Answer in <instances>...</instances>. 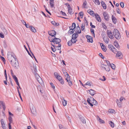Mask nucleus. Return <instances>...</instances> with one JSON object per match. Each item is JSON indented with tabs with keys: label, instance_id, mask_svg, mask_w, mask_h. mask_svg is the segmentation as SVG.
I'll use <instances>...</instances> for the list:
<instances>
[{
	"label": "nucleus",
	"instance_id": "f257e3e1",
	"mask_svg": "<svg viewBox=\"0 0 129 129\" xmlns=\"http://www.w3.org/2000/svg\"><path fill=\"white\" fill-rule=\"evenodd\" d=\"M8 59L14 68L16 69L18 68L19 66V63L15 55H11L9 56Z\"/></svg>",
	"mask_w": 129,
	"mask_h": 129
},
{
	"label": "nucleus",
	"instance_id": "f03ea898",
	"mask_svg": "<svg viewBox=\"0 0 129 129\" xmlns=\"http://www.w3.org/2000/svg\"><path fill=\"white\" fill-rule=\"evenodd\" d=\"M113 33L115 38L117 39H119L121 38V35L120 32L116 29H114L113 31Z\"/></svg>",
	"mask_w": 129,
	"mask_h": 129
},
{
	"label": "nucleus",
	"instance_id": "7ed1b4c3",
	"mask_svg": "<svg viewBox=\"0 0 129 129\" xmlns=\"http://www.w3.org/2000/svg\"><path fill=\"white\" fill-rule=\"evenodd\" d=\"M107 34L108 37L111 39H114L113 36L110 30H108L107 31Z\"/></svg>",
	"mask_w": 129,
	"mask_h": 129
},
{
	"label": "nucleus",
	"instance_id": "20e7f679",
	"mask_svg": "<svg viewBox=\"0 0 129 129\" xmlns=\"http://www.w3.org/2000/svg\"><path fill=\"white\" fill-rule=\"evenodd\" d=\"M103 15L105 19L107 21H108L109 18V15L108 13L106 12H104L103 13Z\"/></svg>",
	"mask_w": 129,
	"mask_h": 129
},
{
	"label": "nucleus",
	"instance_id": "39448f33",
	"mask_svg": "<svg viewBox=\"0 0 129 129\" xmlns=\"http://www.w3.org/2000/svg\"><path fill=\"white\" fill-rule=\"evenodd\" d=\"M48 33L50 35L54 37H55V35H56V33L54 30H52L48 31Z\"/></svg>",
	"mask_w": 129,
	"mask_h": 129
},
{
	"label": "nucleus",
	"instance_id": "423d86ee",
	"mask_svg": "<svg viewBox=\"0 0 129 129\" xmlns=\"http://www.w3.org/2000/svg\"><path fill=\"white\" fill-rule=\"evenodd\" d=\"M61 40L60 39L56 38L55 37H54L53 42L54 44H59V43L61 42Z\"/></svg>",
	"mask_w": 129,
	"mask_h": 129
},
{
	"label": "nucleus",
	"instance_id": "0eeeda50",
	"mask_svg": "<svg viewBox=\"0 0 129 129\" xmlns=\"http://www.w3.org/2000/svg\"><path fill=\"white\" fill-rule=\"evenodd\" d=\"M64 5L66 6H67L68 7V10L69 13L70 14L72 13V9L71 8L70 5L68 3H66L64 4Z\"/></svg>",
	"mask_w": 129,
	"mask_h": 129
},
{
	"label": "nucleus",
	"instance_id": "6e6552de",
	"mask_svg": "<svg viewBox=\"0 0 129 129\" xmlns=\"http://www.w3.org/2000/svg\"><path fill=\"white\" fill-rule=\"evenodd\" d=\"M86 38L87 39V41L88 42H90L92 43L93 42L92 38L90 36L88 35H86Z\"/></svg>",
	"mask_w": 129,
	"mask_h": 129
},
{
	"label": "nucleus",
	"instance_id": "1a4fd4ad",
	"mask_svg": "<svg viewBox=\"0 0 129 129\" xmlns=\"http://www.w3.org/2000/svg\"><path fill=\"white\" fill-rule=\"evenodd\" d=\"M64 74L65 75V76L66 77V80L67 81V82H68L70 80V76L66 72H64Z\"/></svg>",
	"mask_w": 129,
	"mask_h": 129
},
{
	"label": "nucleus",
	"instance_id": "9d476101",
	"mask_svg": "<svg viewBox=\"0 0 129 129\" xmlns=\"http://www.w3.org/2000/svg\"><path fill=\"white\" fill-rule=\"evenodd\" d=\"M37 80L40 83V84L42 85L44 83L43 81V80L39 76V77H38V78H37Z\"/></svg>",
	"mask_w": 129,
	"mask_h": 129
},
{
	"label": "nucleus",
	"instance_id": "9b49d317",
	"mask_svg": "<svg viewBox=\"0 0 129 129\" xmlns=\"http://www.w3.org/2000/svg\"><path fill=\"white\" fill-rule=\"evenodd\" d=\"M78 35L77 33H74L72 35V39L77 40L76 38L78 36Z\"/></svg>",
	"mask_w": 129,
	"mask_h": 129
},
{
	"label": "nucleus",
	"instance_id": "f8f14e48",
	"mask_svg": "<svg viewBox=\"0 0 129 129\" xmlns=\"http://www.w3.org/2000/svg\"><path fill=\"white\" fill-rule=\"evenodd\" d=\"M102 65L105 66V67H104L103 66H101L102 68H103L106 71H109L110 70V69L109 68V66H107L106 65L104 64H102Z\"/></svg>",
	"mask_w": 129,
	"mask_h": 129
},
{
	"label": "nucleus",
	"instance_id": "ddd939ff",
	"mask_svg": "<svg viewBox=\"0 0 129 129\" xmlns=\"http://www.w3.org/2000/svg\"><path fill=\"white\" fill-rule=\"evenodd\" d=\"M102 6L103 8L104 9H106L107 8V6L105 3L103 1H102L101 2Z\"/></svg>",
	"mask_w": 129,
	"mask_h": 129
},
{
	"label": "nucleus",
	"instance_id": "4468645a",
	"mask_svg": "<svg viewBox=\"0 0 129 129\" xmlns=\"http://www.w3.org/2000/svg\"><path fill=\"white\" fill-rule=\"evenodd\" d=\"M61 99H62L63 100V101H62V104L63 106H66L67 102V101L64 100L63 97H62L61 98Z\"/></svg>",
	"mask_w": 129,
	"mask_h": 129
},
{
	"label": "nucleus",
	"instance_id": "2eb2a0df",
	"mask_svg": "<svg viewBox=\"0 0 129 129\" xmlns=\"http://www.w3.org/2000/svg\"><path fill=\"white\" fill-rule=\"evenodd\" d=\"M95 17L97 20L99 22H101V21L100 17L98 14L95 15Z\"/></svg>",
	"mask_w": 129,
	"mask_h": 129
},
{
	"label": "nucleus",
	"instance_id": "dca6fc26",
	"mask_svg": "<svg viewBox=\"0 0 129 129\" xmlns=\"http://www.w3.org/2000/svg\"><path fill=\"white\" fill-rule=\"evenodd\" d=\"M70 30L68 31V33L69 34H72L74 32L73 30L74 29H73L72 27H69Z\"/></svg>",
	"mask_w": 129,
	"mask_h": 129
},
{
	"label": "nucleus",
	"instance_id": "f3484780",
	"mask_svg": "<svg viewBox=\"0 0 129 129\" xmlns=\"http://www.w3.org/2000/svg\"><path fill=\"white\" fill-rule=\"evenodd\" d=\"M89 93L92 96L94 95L95 93V91L92 89L89 90Z\"/></svg>",
	"mask_w": 129,
	"mask_h": 129
},
{
	"label": "nucleus",
	"instance_id": "a211bd4d",
	"mask_svg": "<svg viewBox=\"0 0 129 129\" xmlns=\"http://www.w3.org/2000/svg\"><path fill=\"white\" fill-rule=\"evenodd\" d=\"M112 19L113 23L114 24H115L117 22V20L115 17L113 16V15L112 16Z\"/></svg>",
	"mask_w": 129,
	"mask_h": 129
},
{
	"label": "nucleus",
	"instance_id": "6ab92c4d",
	"mask_svg": "<svg viewBox=\"0 0 129 129\" xmlns=\"http://www.w3.org/2000/svg\"><path fill=\"white\" fill-rule=\"evenodd\" d=\"M30 110L32 113L34 114V113L36 112V109L34 106H32L31 108H30Z\"/></svg>",
	"mask_w": 129,
	"mask_h": 129
},
{
	"label": "nucleus",
	"instance_id": "aec40b11",
	"mask_svg": "<svg viewBox=\"0 0 129 129\" xmlns=\"http://www.w3.org/2000/svg\"><path fill=\"white\" fill-rule=\"evenodd\" d=\"M33 66L34 68V71H33V72L34 74H36V72H37L36 65L35 64H34Z\"/></svg>",
	"mask_w": 129,
	"mask_h": 129
},
{
	"label": "nucleus",
	"instance_id": "412c9836",
	"mask_svg": "<svg viewBox=\"0 0 129 129\" xmlns=\"http://www.w3.org/2000/svg\"><path fill=\"white\" fill-rule=\"evenodd\" d=\"M50 4L51 8L53 7L54 6V0H50Z\"/></svg>",
	"mask_w": 129,
	"mask_h": 129
},
{
	"label": "nucleus",
	"instance_id": "4be33fe9",
	"mask_svg": "<svg viewBox=\"0 0 129 129\" xmlns=\"http://www.w3.org/2000/svg\"><path fill=\"white\" fill-rule=\"evenodd\" d=\"M87 12L91 15H93L94 14V13L93 11H91L89 9L88 10Z\"/></svg>",
	"mask_w": 129,
	"mask_h": 129
},
{
	"label": "nucleus",
	"instance_id": "5701e85b",
	"mask_svg": "<svg viewBox=\"0 0 129 129\" xmlns=\"http://www.w3.org/2000/svg\"><path fill=\"white\" fill-rule=\"evenodd\" d=\"M116 102L117 104V105L119 107L121 108L122 107L121 106V102H119V101L118 99H117Z\"/></svg>",
	"mask_w": 129,
	"mask_h": 129
},
{
	"label": "nucleus",
	"instance_id": "b1692460",
	"mask_svg": "<svg viewBox=\"0 0 129 129\" xmlns=\"http://www.w3.org/2000/svg\"><path fill=\"white\" fill-rule=\"evenodd\" d=\"M87 2L86 0H84V2H83V4L82 5V7H83V8H86V6L87 5Z\"/></svg>",
	"mask_w": 129,
	"mask_h": 129
},
{
	"label": "nucleus",
	"instance_id": "393cba45",
	"mask_svg": "<svg viewBox=\"0 0 129 129\" xmlns=\"http://www.w3.org/2000/svg\"><path fill=\"white\" fill-rule=\"evenodd\" d=\"M30 30L34 33H35L36 31L35 28L32 26H30Z\"/></svg>",
	"mask_w": 129,
	"mask_h": 129
},
{
	"label": "nucleus",
	"instance_id": "a878e982",
	"mask_svg": "<svg viewBox=\"0 0 129 129\" xmlns=\"http://www.w3.org/2000/svg\"><path fill=\"white\" fill-rule=\"evenodd\" d=\"M48 39L51 42H53L54 40V37L51 36L48 37Z\"/></svg>",
	"mask_w": 129,
	"mask_h": 129
},
{
	"label": "nucleus",
	"instance_id": "bb28decb",
	"mask_svg": "<svg viewBox=\"0 0 129 129\" xmlns=\"http://www.w3.org/2000/svg\"><path fill=\"white\" fill-rule=\"evenodd\" d=\"M103 39L105 42L106 43L108 44L109 41V39L107 37H106L105 38H103Z\"/></svg>",
	"mask_w": 129,
	"mask_h": 129
},
{
	"label": "nucleus",
	"instance_id": "cd10ccee",
	"mask_svg": "<svg viewBox=\"0 0 129 129\" xmlns=\"http://www.w3.org/2000/svg\"><path fill=\"white\" fill-rule=\"evenodd\" d=\"M122 54V53L120 51H118V52H117V53L116 56L118 57H120V56Z\"/></svg>",
	"mask_w": 129,
	"mask_h": 129
},
{
	"label": "nucleus",
	"instance_id": "c85d7f7f",
	"mask_svg": "<svg viewBox=\"0 0 129 129\" xmlns=\"http://www.w3.org/2000/svg\"><path fill=\"white\" fill-rule=\"evenodd\" d=\"M109 123L110 124V126L112 128H113L114 126V124L113 122L111 121H109Z\"/></svg>",
	"mask_w": 129,
	"mask_h": 129
},
{
	"label": "nucleus",
	"instance_id": "c756f323",
	"mask_svg": "<svg viewBox=\"0 0 129 129\" xmlns=\"http://www.w3.org/2000/svg\"><path fill=\"white\" fill-rule=\"evenodd\" d=\"M97 119L99 121V122L101 123H105V122L102 119L99 117L97 118Z\"/></svg>",
	"mask_w": 129,
	"mask_h": 129
},
{
	"label": "nucleus",
	"instance_id": "7c9ffc66",
	"mask_svg": "<svg viewBox=\"0 0 129 129\" xmlns=\"http://www.w3.org/2000/svg\"><path fill=\"white\" fill-rule=\"evenodd\" d=\"M42 87H41L39 86L38 88V90H39L40 92L41 93V94H42L43 93V90H42Z\"/></svg>",
	"mask_w": 129,
	"mask_h": 129
},
{
	"label": "nucleus",
	"instance_id": "2f4dec72",
	"mask_svg": "<svg viewBox=\"0 0 129 129\" xmlns=\"http://www.w3.org/2000/svg\"><path fill=\"white\" fill-rule=\"evenodd\" d=\"M80 119L83 123H86V121L83 117H80Z\"/></svg>",
	"mask_w": 129,
	"mask_h": 129
},
{
	"label": "nucleus",
	"instance_id": "473e14b6",
	"mask_svg": "<svg viewBox=\"0 0 129 129\" xmlns=\"http://www.w3.org/2000/svg\"><path fill=\"white\" fill-rule=\"evenodd\" d=\"M51 23L53 25H54L58 26L59 25V23H56L54 21H51Z\"/></svg>",
	"mask_w": 129,
	"mask_h": 129
},
{
	"label": "nucleus",
	"instance_id": "72a5a7b5",
	"mask_svg": "<svg viewBox=\"0 0 129 129\" xmlns=\"http://www.w3.org/2000/svg\"><path fill=\"white\" fill-rule=\"evenodd\" d=\"M9 120L10 122L9 123V124H11V123L12 122V118L11 116H10L9 118Z\"/></svg>",
	"mask_w": 129,
	"mask_h": 129
},
{
	"label": "nucleus",
	"instance_id": "f704fd0d",
	"mask_svg": "<svg viewBox=\"0 0 129 129\" xmlns=\"http://www.w3.org/2000/svg\"><path fill=\"white\" fill-rule=\"evenodd\" d=\"M93 100L92 101L93 102H92V104L93 105H95L96 104H97V101L95 100L94 98H92Z\"/></svg>",
	"mask_w": 129,
	"mask_h": 129
},
{
	"label": "nucleus",
	"instance_id": "c9c22d12",
	"mask_svg": "<svg viewBox=\"0 0 129 129\" xmlns=\"http://www.w3.org/2000/svg\"><path fill=\"white\" fill-rule=\"evenodd\" d=\"M115 111L113 109H109L108 110V112L110 113H114Z\"/></svg>",
	"mask_w": 129,
	"mask_h": 129
},
{
	"label": "nucleus",
	"instance_id": "e433bc0d",
	"mask_svg": "<svg viewBox=\"0 0 129 129\" xmlns=\"http://www.w3.org/2000/svg\"><path fill=\"white\" fill-rule=\"evenodd\" d=\"M93 2L95 4H96L97 5H99L100 4V2L99 0H93Z\"/></svg>",
	"mask_w": 129,
	"mask_h": 129
},
{
	"label": "nucleus",
	"instance_id": "4c0bfd02",
	"mask_svg": "<svg viewBox=\"0 0 129 129\" xmlns=\"http://www.w3.org/2000/svg\"><path fill=\"white\" fill-rule=\"evenodd\" d=\"M3 45L4 48H6L7 46V44L6 42L5 41H3Z\"/></svg>",
	"mask_w": 129,
	"mask_h": 129
},
{
	"label": "nucleus",
	"instance_id": "58836bf2",
	"mask_svg": "<svg viewBox=\"0 0 129 129\" xmlns=\"http://www.w3.org/2000/svg\"><path fill=\"white\" fill-rule=\"evenodd\" d=\"M108 47L109 49L111 50H112L113 48H114L113 46L111 44L109 45Z\"/></svg>",
	"mask_w": 129,
	"mask_h": 129
},
{
	"label": "nucleus",
	"instance_id": "ea45409f",
	"mask_svg": "<svg viewBox=\"0 0 129 129\" xmlns=\"http://www.w3.org/2000/svg\"><path fill=\"white\" fill-rule=\"evenodd\" d=\"M58 126L60 129H65V128L61 124H60Z\"/></svg>",
	"mask_w": 129,
	"mask_h": 129
},
{
	"label": "nucleus",
	"instance_id": "a19ab883",
	"mask_svg": "<svg viewBox=\"0 0 129 129\" xmlns=\"http://www.w3.org/2000/svg\"><path fill=\"white\" fill-rule=\"evenodd\" d=\"M13 78L14 79L16 82L18 81L17 78L15 75H14V76H13Z\"/></svg>",
	"mask_w": 129,
	"mask_h": 129
},
{
	"label": "nucleus",
	"instance_id": "79ce46f5",
	"mask_svg": "<svg viewBox=\"0 0 129 129\" xmlns=\"http://www.w3.org/2000/svg\"><path fill=\"white\" fill-rule=\"evenodd\" d=\"M90 31L91 32V33L93 34V36L94 37H95V34H94V29L92 28L90 29Z\"/></svg>",
	"mask_w": 129,
	"mask_h": 129
},
{
	"label": "nucleus",
	"instance_id": "37998d69",
	"mask_svg": "<svg viewBox=\"0 0 129 129\" xmlns=\"http://www.w3.org/2000/svg\"><path fill=\"white\" fill-rule=\"evenodd\" d=\"M72 27L73 29H74L76 27V24L75 23H72V25L71 26Z\"/></svg>",
	"mask_w": 129,
	"mask_h": 129
},
{
	"label": "nucleus",
	"instance_id": "c03bdc74",
	"mask_svg": "<svg viewBox=\"0 0 129 129\" xmlns=\"http://www.w3.org/2000/svg\"><path fill=\"white\" fill-rule=\"evenodd\" d=\"M79 15L80 16H81V17L82 18L83 17V12L82 11H81L79 13Z\"/></svg>",
	"mask_w": 129,
	"mask_h": 129
},
{
	"label": "nucleus",
	"instance_id": "a18cd8bd",
	"mask_svg": "<svg viewBox=\"0 0 129 129\" xmlns=\"http://www.w3.org/2000/svg\"><path fill=\"white\" fill-rule=\"evenodd\" d=\"M71 41L72 42V43H76V42L77 41V40H75L74 39H72L71 40Z\"/></svg>",
	"mask_w": 129,
	"mask_h": 129
},
{
	"label": "nucleus",
	"instance_id": "49530a36",
	"mask_svg": "<svg viewBox=\"0 0 129 129\" xmlns=\"http://www.w3.org/2000/svg\"><path fill=\"white\" fill-rule=\"evenodd\" d=\"M68 82L69 85L70 86H71L72 85V82L70 80Z\"/></svg>",
	"mask_w": 129,
	"mask_h": 129
},
{
	"label": "nucleus",
	"instance_id": "de8ad7c7",
	"mask_svg": "<svg viewBox=\"0 0 129 129\" xmlns=\"http://www.w3.org/2000/svg\"><path fill=\"white\" fill-rule=\"evenodd\" d=\"M110 66L113 69H115V66L113 64H111V66Z\"/></svg>",
	"mask_w": 129,
	"mask_h": 129
},
{
	"label": "nucleus",
	"instance_id": "09e8293b",
	"mask_svg": "<svg viewBox=\"0 0 129 129\" xmlns=\"http://www.w3.org/2000/svg\"><path fill=\"white\" fill-rule=\"evenodd\" d=\"M5 103L2 101H0V108H1V105L2 106Z\"/></svg>",
	"mask_w": 129,
	"mask_h": 129
},
{
	"label": "nucleus",
	"instance_id": "8fccbe9b",
	"mask_svg": "<svg viewBox=\"0 0 129 129\" xmlns=\"http://www.w3.org/2000/svg\"><path fill=\"white\" fill-rule=\"evenodd\" d=\"M59 81V80H60L61 79H62V77L60 76H59V75L56 78Z\"/></svg>",
	"mask_w": 129,
	"mask_h": 129
},
{
	"label": "nucleus",
	"instance_id": "3c124183",
	"mask_svg": "<svg viewBox=\"0 0 129 129\" xmlns=\"http://www.w3.org/2000/svg\"><path fill=\"white\" fill-rule=\"evenodd\" d=\"M4 74H5V77L6 78V80H7V74H6V70H5Z\"/></svg>",
	"mask_w": 129,
	"mask_h": 129
},
{
	"label": "nucleus",
	"instance_id": "603ef678",
	"mask_svg": "<svg viewBox=\"0 0 129 129\" xmlns=\"http://www.w3.org/2000/svg\"><path fill=\"white\" fill-rule=\"evenodd\" d=\"M72 43L71 41H69L68 43V45L70 46L72 45Z\"/></svg>",
	"mask_w": 129,
	"mask_h": 129
},
{
	"label": "nucleus",
	"instance_id": "864d4df0",
	"mask_svg": "<svg viewBox=\"0 0 129 129\" xmlns=\"http://www.w3.org/2000/svg\"><path fill=\"white\" fill-rule=\"evenodd\" d=\"M111 50L114 53H115L117 51V50L114 47V48H113V49Z\"/></svg>",
	"mask_w": 129,
	"mask_h": 129
},
{
	"label": "nucleus",
	"instance_id": "5fc2aeb1",
	"mask_svg": "<svg viewBox=\"0 0 129 129\" xmlns=\"http://www.w3.org/2000/svg\"><path fill=\"white\" fill-rule=\"evenodd\" d=\"M60 13L62 14V15L64 16H67L66 14L64 12H63L62 11H61L60 12Z\"/></svg>",
	"mask_w": 129,
	"mask_h": 129
},
{
	"label": "nucleus",
	"instance_id": "6e6d98bb",
	"mask_svg": "<svg viewBox=\"0 0 129 129\" xmlns=\"http://www.w3.org/2000/svg\"><path fill=\"white\" fill-rule=\"evenodd\" d=\"M102 26L104 29H106L107 28V27L105 25V23H103L102 24Z\"/></svg>",
	"mask_w": 129,
	"mask_h": 129
},
{
	"label": "nucleus",
	"instance_id": "4d7b16f0",
	"mask_svg": "<svg viewBox=\"0 0 129 129\" xmlns=\"http://www.w3.org/2000/svg\"><path fill=\"white\" fill-rule=\"evenodd\" d=\"M103 50L104 52H106V51L107 49L106 47H101Z\"/></svg>",
	"mask_w": 129,
	"mask_h": 129
},
{
	"label": "nucleus",
	"instance_id": "13d9d810",
	"mask_svg": "<svg viewBox=\"0 0 129 129\" xmlns=\"http://www.w3.org/2000/svg\"><path fill=\"white\" fill-rule=\"evenodd\" d=\"M58 45V46H57L56 47L57 48L58 50H60L61 49L60 47L61 46V45L60 44H59Z\"/></svg>",
	"mask_w": 129,
	"mask_h": 129
},
{
	"label": "nucleus",
	"instance_id": "bf43d9fd",
	"mask_svg": "<svg viewBox=\"0 0 129 129\" xmlns=\"http://www.w3.org/2000/svg\"><path fill=\"white\" fill-rule=\"evenodd\" d=\"M106 61L108 66H111V64L109 61H108V60H106Z\"/></svg>",
	"mask_w": 129,
	"mask_h": 129
},
{
	"label": "nucleus",
	"instance_id": "052dcab7",
	"mask_svg": "<svg viewBox=\"0 0 129 129\" xmlns=\"http://www.w3.org/2000/svg\"><path fill=\"white\" fill-rule=\"evenodd\" d=\"M0 37L2 38H4V36L3 34L0 33Z\"/></svg>",
	"mask_w": 129,
	"mask_h": 129
},
{
	"label": "nucleus",
	"instance_id": "680f3d73",
	"mask_svg": "<svg viewBox=\"0 0 129 129\" xmlns=\"http://www.w3.org/2000/svg\"><path fill=\"white\" fill-rule=\"evenodd\" d=\"M61 84H64V81L62 79L59 81Z\"/></svg>",
	"mask_w": 129,
	"mask_h": 129
},
{
	"label": "nucleus",
	"instance_id": "e2e57ef3",
	"mask_svg": "<svg viewBox=\"0 0 129 129\" xmlns=\"http://www.w3.org/2000/svg\"><path fill=\"white\" fill-rule=\"evenodd\" d=\"M0 58L4 62L5 61V59L3 57L1 56H0Z\"/></svg>",
	"mask_w": 129,
	"mask_h": 129
},
{
	"label": "nucleus",
	"instance_id": "0e129e2a",
	"mask_svg": "<svg viewBox=\"0 0 129 129\" xmlns=\"http://www.w3.org/2000/svg\"><path fill=\"white\" fill-rule=\"evenodd\" d=\"M120 5L122 8H123L124 7V4L123 3L121 2L120 3Z\"/></svg>",
	"mask_w": 129,
	"mask_h": 129
},
{
	"label": "nucleus",
	"instance_id": "69168bd1",
	"mask_svg": "<svg viewBox=\"0 0 129 129\" xmlns=\"http://www.w3.org/2000/svg\"><path fill=\"white\" fill-rule=\"evenodd\" d=\"M91 84L90 82L89 81H88L84 85H88L89 86H91Z\"/></svg>",
	"mask_w": 129,
	"mask_h": 129
},
{
	"label": "nucleus",
	"instance_id": "338daca9",
	"mask_svg": "<svg viewBox=\"0 0 129 129\" xmlns=\"http://www.w3.org/2000/svg\"><path fill=\"white\" fill-rule=\"evenodd\" d=\"M50 84L52 86V87L53 88H55V86L52 83V82L50 83Z\"/></svg>",
	"mask_w": 129,
	"mask_h": 129
},
{
	"label": "nucleus",
	"instance_id": "774afa93",
	"mask_svg": "<svg viewBox=\"0 0 129 129\" xmlns=\"http://www.w3.org/2000/svg\"><path fill=\"white\" fill-rule=\"evenodd\" d=\"M54 75L55 76V77L56 78L59 75H58V73L57 72H55L54 73Z\"/></svg>",
	"mask_w": 129,
	"mask_h": 129
}]
</instances>
